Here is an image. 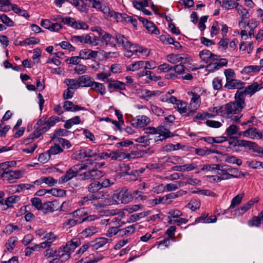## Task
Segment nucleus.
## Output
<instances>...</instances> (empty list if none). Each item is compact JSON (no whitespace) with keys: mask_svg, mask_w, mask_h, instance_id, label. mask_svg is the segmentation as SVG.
I'll return each instance as SVG.
<instances>
[{"mask_svg":"<svg viewBox=\"0 0 263 263\" xmlns=\"http://www.w3.org/2000/svg\"><path fill=\"white\" fill-rule=\"evenodd\" d=\"M245 106V101L240 98V95L238 93H236L235 100L225 104L223 118L230 119L233 122H238L242 116L239 113Z\"/></svg>","mask_w":263,"mask_h":263,"instance_id":"obj_1","label":"nucleus"},{"mask_svg":"<svg viewBox=\"0 0 263 263\" xmlns=\"http://www.w3.org/2000/svg\"><path fill=\"white\" fill-rule=\"evenodd\" d=\"M125 215H119L118 217H113L110 222L109 218L102 220L101 223L111 224L112 227L108 230L106 232V236L109 237L114 235L119 234L120 235V229H118V227H121L127 222H133L138 220L142 217H140V215H131L129 218L126 220L124 217Z\"/></svg>","mask_w":263,"mask_h":263,"instance_id":"obj_2","label":"nucleus"},{"mask_svg":"<svg viewBox=\"0 0 263 263\" xmlns=\"http://www.w3.org/2000/svg\"><path fill=\"white\" fill-rule=\"evenodd\" d=\"M140 193V192L136 190L134 191L133 194H132L126 187H124L121 190L116 191L113 194L112 198L117 204L128 203L133 200L134 197L136 198L141 197L142 200H145L146 197L141 196L139 194Z\"/></svg>","mask_w":263,"mask_h":263,"instance_id":"obj_3","label":"nucleus"},{"mask_svg":"<svg viewBox=\"0 0 263 263\" xmlns=\"http://www.w3.org/2000/svg\"><path fill=\"white\" fill-rule=\"evenodd\" d=\"M91 30L92 31L98 33L101 41L104 43L106 46L116 47V32L114 35H112L105 31L99 27H95Z\"/></svg>","mask_w":263,"mask_h":263,"instance_id":"obj_4","label":"nucleus"},{"mask_svg":"<svg viewBox=\"0 0 263 263\" xmlns=\"http://www.w3.org/2000/svg\"><path fill=\"white\" fill-rule=\"evenodd\" d=\"M86 215H72L71 218L68 219L64 223V227L67 229L70 228L78 224L81 223L84 221H91L96 219L100 218L99 216L96 215H90L84 217Z\"/></svg>","mask_w":263,"mask_h":263,"instance_id":"obj_5","label":"nucleus"},{"mask_svg":"<svg viewBox=\"0 0 263 263\" xmlns=\"http://www.w3.org/2000/svg\"><path fill=\"white\" fill-rule=\"evenodd\" d=\"M80 245L81 241L79 238H73L70 241H68L65 246L60 247L62 250V254L61 255L63 256L64 259H68L70 256L71 252H73Z\"/></svg>","mask_w":263,"mask_h":263,"instance_id":"obj_6","label":"nucleus"},{"mask_svg":"<svg viewBox=\"0 0 263 263\" xmlns=\"http://www.w3.org/2000/svg\"><path fill=\"white\" fill-rule=\"evenodd\" d=\"M261 88L257 82H255L247 86L244 90H238L236 93H238L240 95V98L245 101V97L247 95L251 96L256 91L259 90Z\"/></svg>","mask_w":263,"mask_h":263,"instance_id":"obj_7","label":"nucleus"},{"mask_svg":"<svg viewBox=\"0 0 263 263\" xmlns=\"http://www.w3.org/2000/svg\"><path fill=\"white\" fill-rule=\"evenodd\" d=\"M22 176V172L21 171H4L1 175L2 178L4 180L8 181L10 183L15 182L16 180Z\"/></svg>","mask_w":263,"mask_h":263,"instance_id":"obj_8","label":"nucleus"},{"mask_svg":"<svg viewBox=\"0 0 263 263\" xmlns=\"http://www.w3.org/2000/svg\"><path fill=\"white\" fill-rule=\"evenodd\" d=\"M31 205H27L21 208V211H25L26 214H31V209L32 206H34L37 210H42L43 203L40 198L37 197L32 198L30 200Z\"/></svg>","mask_w":263,"mask_h":263,"instance_id":"obj_9","label":"nucleus"},{"mask_svg":"<svg viewBox=\"0 0 263 263\" xmlns=\"http://www.w3.org/2000/svg\"><path fill=\"white\" fill-rule=\"evenodd\" d=\"M150 122V119L146 116H138L131 121L132 125L136 128H141L146 126Z\"/></svg>","mask_w":263,"mask_h":263,"instance_id":"obj_10","label":"nucleus"},{"mask_svg":"<svg viewBox=\"0 0 263 263\" xmlns=\"http://www.w3.org/2000/svg\"><path fill=\"white\" fill-rule=\"evenodd\" d=\"M41 25L51 31H58L60 30L62 26L60 23L57 21L55 23H52L49 20H42Z\"/></svg>","mask_w":263,"mask_h":263,"instance_id":"obj_11","label":"nucleus"},{"mask_svg":"<svg viewBox=\"0 0 263 263\" xmlns=\"http://www.w3.org/2000/svg\"><path fill=\"white\" fill-rule=\"evenodd\" d=\"M58 238V236L53 232L47 233L42 238V240H43L44 241L41 243V247L43 249L50 247L52 242L55 241Z\"/></svg>","mask_w":263,"mask_h":263,"instance_id":"obj_12","label":"nucleus"},{"mask_svg":"<svg viewBox=\"0 0 263 263\" xmlns=\"http://www.w3.org/2000/svg\"><path fill=\"white\" fill-rule=\"evenodd\" d=\"M139 20L142 23L149 32L155 34H159L160 33L159 29H157L156 26L153 22L148 21L142 17H139Z\"/></svg>","mask_w":263,"mask_h":263,"instance_id":"obj_13","label":"nucleus"},{"mask_svg":"<svg viewBox=\"0 0 263 263\" xmlns=\"http://www.w3.org/2000/svg\"><path fill=\"white\" fill-rule=\"evenodd\" d=\"M108 88L110 92H112L111 89L116 90H123L125 89V84L122 82L115 80H107Z\"/></svg>","mask_w":263,"mask_h":263,"instance_id":"obj_14","label":"nucleus"},{"mask_svg":"<svg viewBox=\"0 0 263 263\" xmlns=\"http://www.w3.org/2000/svg\"><path fill=\"white\" fill-rule=\"evenodd\" d=\"M110 17L116 18L118 22L119 21L120 18L124 19L126 22H131L135 27H136L137 21L135 19H133L132 16H128L125 13L122 14L116 12H111Z\"/></svg>","mask_w":263,"mask_h":263,"instance_id":"obj_15","label":"nucleus"},{"mask_svg":"<svg viewBox=\"0 0 263 263\" xmlns=\"http://www.w3.org/2000/svg\"><path fill=\"white\" fill-rule=\"evenodd\" d=\"M98 54V51H93L90 49H84L80 51L79 55L82 59H96Z\"/></svg>","mask_w":263,"mask_h":263,"instance_id":"obj_16","label":"nucleus"},{"mask_svg":"<svg viewBox=\"0 0 263 263\" xmlns=\"http://www.w3.org/2000/svg\"><path fill=\"white\" fill-rule=\"evenodd\" d=\"M77 176V174L76 173V171L74 170L73 171L71 167L66 171L64 175L62 176L59 178L58 182L59 183H65Z\"/></svg>","mask_w":263,"mask_h":263,"instance_id":"obj_17","label":"nucleus"},{"mask_svg":"<svg viewBox=\"0 0 263 263\" xmlns=\"http://www.w3.org/2000/svg\"><path fill=\"white\" fill-rule=\"evenodd\" d=\"M116 47H123L125 49L130 44V41L128 40L124 35L116 32Z\"/></svg>","mask_w":263,"mask_h":263,"instance_id":"obj_18","label":"nucleus"},{"mask_svg":"<svg viewBox=\"0 0 263 263\" xmlns=\"http://www.w3.org/2000/svg\"><path fill=\"white\" fill-rule=\"evenodd\" d=\"M59 209L57 201L46 202L43 203L42 211L45 212H53Z\"/></svg>","mask_w":263,"mask_h":263,"instance_id":"obj_19","label":"nucleus"},{"mask_svg":"<svg viewBox=\"0 0 263 263\" xmlns=\"http://www.w3.org/2000/svg\"><path fill=\"white\" fill-rule=\"evenodd\" d=\"M87 170H89L90 180H91L98 179L103 177L105 174L103 171L97 170L96 168L91 166V165H89Z\"/></svg>","mask_w":263,"mask_h":263,"instance_id":"obj_20","label":"nucleus"},{"mask_svg":"<svg viewBox=\"0 0 263 263\" xmlns=\"http://www.w3.org/2000/svg\"><path fill=\"white\" fill-rule=\"evenodd\" d=\"M62 250L60 248L58 250H54L52 248H49L46 249L44 252V256L46 257L48 260L51 259L53 257L55 256H60L63 257V256H61Z\"/></svg>","mask_w":263,"mask_h":263,"instance_id":"obj_21","label":"nucleus"},{"mask_svg":"<svg viewBox=\"0 0 263 263\" xmlns=\"http://www.w3.org/2000/svg\"><path fill=\"white\" fill-rule=\"evenodd\" d=\"M244 83L240 80L233 79L227 82L224 87L229 89H239L240 90L243 86Z\"/></svg>","mask_w":263,"mask_h":263,"instance_id":"obj_22","label":"nucleus"},{"mask_svg":"<svg viewBox=\"0 0 263 263\" xmlns=\"http://www.w3.org/2000/svg\"><path fill=\"white\" fill-rule=\"evenodd\" d=\"M260 130L255 127H250L247 129L246 138L251 139H261Z\"/></svg>","mask_w":263,"mask_h":263,"instance_id":"obj_23","label":"nucleus"},{"mask_svg":"<svg viewBox=\"0 0 263 263\" xmlns=\"http://www.w3.org/2000/svg\"><path fill=\"white\" fill-rule=\"evenodd\" d=\"M111 240V239H109L104 237L97 238L94 241H91L92 248L93 250H97L103 247L108 242Z\"/></svg>","mask_w":263,"mask_h":263,"instance_id":"obj_24","label":"nucleus"},{"mask_svg":"<svg viewBox=\"0 0 263 263\" xmlns=\"http://www.w3.org/2000/svg\"><path fill=\"white\" fill-rule=\"evenodd\" d=\"M90 39V35H73L71 37V41L73 43L78 44H88V41Z\"/></svg>","mask_w":263,"mask_h":263,"instance_id":"obj_25","label":"nucleus"},{"mask_svg":"<svg viewBox=\"0 0 263 263\" xmlns=\"http://www.w3.org/2000/svg\"><path fill=\"white\" fill-rule=\"evenodd\" d=\"M63 108L66 111L72 112L84 109V107L77 105H75L73 102L69 101L64 102Z\"/></svg>","mask_w":263,"mask_h":263,"instance_id":"obj_26","label":"nucleus"},{"mask_svg":"<svg viewBox=\"0 0 263 263\" xmlns=\"http://www.w3.org/2000/svg\"><path fill=\"white\" fill-rule=\"evenodd\" d=\"M172 196H173L174 195L170 193L163 197L159 196L154 199L153 202L155 204L160 203L170 204L172 202Z\"/></svg>","mask_w":263,"mask_h":263,"instance_id":"obj_27","label":"nucleus"},{"mask_svg":"<svg viewBox=\"0 0 263 263\" xmlns=\"http://www.w3.org/2000/svg\"><path fill=\"white\" fill-rule=\"evenodd\" d=\"M258 200L256 198L252 199L249 200L247 203L241 205L238 209L239 214H243L250 209L255 203H257Z\"/></svg>","mask_w":263,"mask_h":263,"instance_id":"obj_28","label":"nucleus"},{"mask_svg":"<svg viewBox=\"0 0 263 263\" xmlns=\"http://www.w3.org/2000/svg\"><path fill=\"white\" fill-rule=\"evenodd\" d=\"M127 157V155L120 151H114L110 152V158L113 160H122Z\"/></svg>","mask_w":263,"mask_h":263,"instance_id":"obj_29","label":"nucleus"},{"mask_svg":"<svg viewBox=\"0 0 263 263\" xmlns=\"http://www.w3.org/2000/svg\"><path fill=\"white\" fill-rule=\"evenodd\" d=\"M93 81L90 77L87 75H83L79 78V87H90Z\"/></svg>","mask_w":263,"mask_h":263,"instance_id":"obj_30","label":"nucleus"},{"mask_svg":"<svg viewBox=\"0 0 263 263\" xmlns=\"http://www.w3.org/2000/svg\"><path fill=\"white\" fill-rule=\"evenodd\" d=\"M223 159L225 162L229 163L236 164L238 166H240L242 164V161L241 159L237 158L234 156L226 154L223 156Z\"/></svg>","mask_w":263,"mask_h":263,"instance_id":"obj_31","label":"nucleus"},{"mask_svg":"<svg viewBox=\"0 0 263 263\" xmlns=\"http://www.w3.org/2000/svg\"><path fill=\"white\" fill-rule=\"evenodd\" d=\"M90 87L92 89L100 93L101 95H104L106 93L105 87L102 83L93 81Z\"/></svg>","mask_w":263,"mask_h":263,"instance_id":"obj_32","label":"nucleus"},{"mask_svg":"<svg viewBox=\"0 0 263 263\" xmlns=\"http://www.w3.org/2000/svg\"><path fill=\"white\" fill-rule=\"evenodd\" d=\"M243 196H244V194L241 193L240 194H238L237 196H236L232 199V200L231 201V205L229 209L228 212H231V213L232 212L231 210L232 209H234L236 206L239 205L241 203Z\"/></svg>","mask_w":263,"mask_h":263,"instance_id":"obj_33","label":"nucleus"},{"mask_svg":"<svg viewBox=\"0 0 263 263\" xmlns=\"http://www.w3.org/2000/svg\"><path fill=\"white\" fill-rule=\"evenodd\" d=\"M192 97L191 100L190 106L194 109H197L200 104V97L199 95L192 92Z\"/></svg>","mask_w":263,"mask_h":263,"instance_id":"obj_34","label":"nucleus"},{"mask_svg":"<svg viewBox=\"0 0 263 263\" xmlns=\"http://www.w3.org/2000/svg\"><path fill=\"white\" fill-rule=\"evenodd\" d=\"M209 215H203L202 216L198 217L196 219V221H200L204 223H211L214 222L216 221L217 218L216 215H211L210 217H208Z\"/></svg>","mask_w":263,"mask_h":263,"instance_id":"obj_35","label":"nucleus"},{"mask_svg":"<svg viewBox=\"0 0 263 263\" xmlns=\"http://www.w3.org/2000/svg\"><path fill=\"white\" fill-rule=\"evenodd\" d=\"M20 200V198L17 196H11L6 199L5 201L3 202V204L5 206V208L7 209L8 208L11 207L13 205V203H15L18 201Z\"/></svg>","mask_w":263,"mask_h":263,"instance_id":"obj_36","label":"nucleus"},{"mask_svg":"<svg viewBox=\"0 0 263 263\" xmlns=\"http://www.w3.org/2000/svg\"><path fill=\"white\" fill-rule=\"evenodd\" d=\"M54 21L58 22L59 23L60 22L63 23L64 24H66L71 26L73 25V23H74L75 20L70 17H63L60 15H57L56 18L54 19Z\"/></svg>","mask_w":263,"mask_h":263,"instance_id":"obj_37","label":"nucleus"},{"mask_svg":"<svg viewBox=\"0 0 263 263\" xmlns=\"http://www.w3.org/2000/svg\"><path fill=\"white\" fill-rule=\"evenodd\" d=\"M80 118L79 116H76L71 119L67 120L64 124L66 129H70L73 125L78 124L80 123Z\"/></svg>","mask_w":263,"mask_h":263,"instance_id":"obj_38","label":"nucleus"},{"mask_svg":"<svg viewBox=\"0 0 263 263\" xmlns=\"http://www.w3.org/2000/svg\"><path fill=\"white\" fill-rule=\"evenodd\" d=\"M212 52L208 50H203L199 52V57L200 59L205 63H209L210 62V57Z\"/></svg>","mask_w":263,"mask_h":263,"instance_id":"obj_39","label":"nucleus"},{"mask_svg":"<svg viewBox=\"0 0 263 263\" xmlns=\"http://www.w3.org/2000/svg\"><path fill=\"white\" fill-rule=\"evenodd\" d=\"M157 188L160 190L170 192L177 190V186L176 182H175L174 183H168L165 185L160 184L157 186Z\"/></svg>","mask_w":263,"mask_h":263,"instance_id":"obj_40","label":"nucleus"},{"mask_svg":"<svg viewBox=\"0 0 263 263\" xmlns=\"http://www.w3.org/2000/svg\"><path fill=\"white\" fill-rule=\"evenodd\" d=\"M144 65V62L140 61L135 62L132 64H130L127 66V70L128 71H136L139 70L140 68L143 67Z\"/></svg>","mask_w":263,"mask_h":263,"instance_id":"obj_41","label":"nucleus"},{"mask_svg":"<svg viewBox=\"0 0 263 263\" xmlns=\"http://www.w3.org/2000/svg\"><path fill=\"white\" fill-rule=\"evenodd\" d=\"M185 59L181 56L180 54H170L167 55V60L172 63H177L180 61H182Z\"/></svg>","mask_w":263,"mask_h":263,"instance_id":"obj_42","label":"nucleus"},{"mask_svg":"<svg viewBox=\"0 0 263 263\" xmlns=\"http://www.w3.org/2000/svg\"><path fill=\"white\" fill-rule=\"evenodd\" d=\"M63 151V148L59 144H55L54 145L50 147L48 151V156L57 155L62 153Z\"/></svg>","mask_w":263,"mask_h":263,"instance_id":"obj_43","label":"nucleus"},{"mask_svg":"<svg viewBox=\"0 0 263 263\" xmlns=\"http://www.w3.org/2000/svg\"><path fill=\"white\" fill-rule=\"evenodd\" d=\"M158 134L160 136H163L164 139L171 137V133L170 131L165 128L163 126H160L158 127Z\"/></svg>","mask_w":263,"mask_h":263,"instance_id":"obj_44","label":"nucleus"},{"mask_svg":"<svg viewBox=\"0 0 263 263\" xmlns=\"http://www.w3.org/2000/svg\"><path fill=\"white\" fill-rule=\"evenodd\" d=\"M158 92V91H151L147 89H143L141 91L142 97L146 100H148L153 96L157 95Z\"/></svg>","mask_w":263,"mask_h":263,"instance_id":"obj_45","label":"nucleus"},{"mask_svg":"<svg viewBox=\"0 0 263 263\" xmlns=\"http://www.w3.org/2000/svg\"><path fill=\"white\" fill-rule=\"evenodd\" d=\"M239 4L232 0H226L222 2V6L227 9H231L233 8H237Z\"/></svg>","mask_w":263,"mask_h":263,"instance_id":"obj_46","label":"nucleus"},{"mask_svg":"<svg viewBox=\"0 0 263 263\" xmlns=\"http://www.w3.org/2000/svg\"><path fill=\"white\" fill-rule=\"evenodd\" d=\"M260 69V66L250 65L245 67L242 70V72L245 73H249L252 72H259Z\"/></svg>","mask_w":263,"mask_h":263,"instance_id":"obj_47","label":"nucleus"},{"mask_svg":"<svg viewBox=\"0 0 263 263\" xmlns=\"http://www.w3.org/2000/svg\"><path fill=\"white\" fill-rule=\"evenodd\" d=\"M89 162L86 164H78L73 165L71 167L73 170L76 171V173L77 174V176H78L80 173H79L81 171L84 170H87L89 167Z\"/></svg>","mask_w":263,"mask_h":263,"instance_id":"obj_48","label":"nucleus"},{"mask_svg":"<svg viewBox=\"0 0 263 263\" xmlns=\"http://www.w3.org/2000/svg\"><path fill=\"white\" fill-rule=\"evenodd\" d=\"M237 10L242 20H247L249 18L250 15L247 9L242 6L237 7Z\"/></svg>","mask_w":263,"mask_h":263,"instance_id":"obj_49","label":"nucleus"},{"mask_svg":"<svg viewBox=\"0 0 263 263\" xmlns=\"http://www.w3.org/2000/svg\"><path fill=\"white\" fill-rule=\"evenodd\" d=\"M68 86V88L76 89L79 86V80H76L73 79H67L64 81Z\"/></svg>","mask_w":263,"mask_h":263,"instance_id":"obj_50","label":"nucleus"},{"mask_svg":"<svg viewBox=\"0 0 263 263\" xmlns=\"http://www.w3.org/2000/svg\"><path fill=\"white\" fill-rule=\"evenodd\" d=\"M95 199H97V198L94 195H89L82 198L79 203L81 205H88L90 202L92 203V200Z\"/></svg>","mask_w":263,"mask_h":263,"instance_id":"obj_51","label":"nucleus"},{"mask_svg":"<svg viewBox=\"0 0 263 263\" xmlns=\"http://www.w3.org/2000/svg\"><path fill=\"white\" fill-rule=\"evenodd\" d=\"M99 181H94L89 184L88 190L90 193H96L101 190Z\"/></svg>","mask_w":263,"mask_h":263,"instance_id":"obj_52","label":"nucleus"},{"mask_svg":"<svg viewBox=\"0 0 263 263\" xmlns=\"http://www.w3.org/2000/svg\"><path fill=\"white\" fill-rule=\"evenodd\" d=\"M54 141L58 143V144H61L63 148H69L71 147V144L70 142L65 139L62 138H54Z\"/></svg>","mask_w":263,"mask_h":263,"instance_id":"obj_53","label":"nucleus"},{"mask_svg":"<svg viewBox=\"0 0 263 263\" xmlns=\"http://www.w3.org/2000/svg\"><path fill=\"white\" fill-rule=\"evenodd\" d=\"M217 171V174L219 175L221 180H228L232 178L230 173L229 172L228 170H221L220 167L219 170H218Z\"/></svg>","mask_w":263,"mask_h":263,"instance_id":"obj_54","label":"nucleus"},{"mask_svg":"<svg viewBox=\"0 0 263 263\" xmlns=\"http://www.w3.org/2000/svg\"><path fill=\"white\" fill-rule=\"evenodd\" d=\"M151 110L154 114L157 116H166V113L165 111L161 107H159L157 106L152 105L151 106Z\"/></svg>","mask_w":263,"mask_h":263,"instance_id":"obj_55","label":"nucleus"},{"mask_svg":"<svg viewBox=\"0 0 263 263\" xmlns=\"http://www.w3.org/2000/svg\"><path fill=\"white\" fill-rule=\"evenodd\" d=\"M135 226L136 225L133 224L124 229H120V235L123 236L134 233L135 231Z\"/></svg>","mask_w":263,"mask_h":263,"instance_id":"obj_56","label":"nucleus"},{"mask_svg":"<svg viewBox=\"0 0 263 263\" xmlns=\"http://www.w3.org/2000/svg\"><path fill=\"white\" fill-rule=\"evenodd\" d=\"M133 5L137 9L141 10L144 7H147L148 2L147 0H138L134 1Z\"/></svg>","mask_w":263,"mask_h":263,"instance_id":"obj_57","label":"nucleus"},{"mask_svg":"<svg viewBox=\"0 0 263 263\" xmlns=\"http://www.w3.org/2000/svg\"><path fill=\"white\" fill-rule=\"evenodd\" d=\"M73 28L76 29H87L88 28V25L84 22L81 21H74V23H73V25L72 26Z\"/></svg>","mask_w":263,"mask_h":263,"instance_id":"obj_58","label":"nucleus"},{"mask_svg":"<svg viewBox=\"0 0 263 263\" xmlns=\"http://www.w3.org/2000/svg\"><path fill=\"white\" fill-rule=\"evenodd\" d=\"M195 153L196 155L199 156H204L206 155H209L212 153H214L215 152L209 149L205 150L202 148H196L195 150Z\"/></svg>","mask_w":263,"mask_h":263,"instance_id":"obj_59","label":"nucleus"},{"mask_svg":"<svg viewBox=\"0 0 263 263\" xmlns=\"http://www.w3.org/2000/svg\"><path fill=\"white\" fill-rule=\"evenodd\" d=\"M213 88L214 90H218L222 86V79L219 77L215 78L212 81Z\"/></svg>","mask_w":263,"mask_h":263,"instance_id":"obj_60","label":"nucleus"},{"mask_svg":"<svg viewBox=\"0 0 263 263\" xmlns=\"http://www.w3.org/2000/svg\"><path fill=\"white\" fill-rule=\"evenodd\" d=\"M41 180L43 182L45 183L50 186H54L58 182L57 180L50 176L41 178Z\"/></svg>","mask_w":263,"mask_h":263,"instance_id":"obj_61","label":"nucleus"},{"mask_svg":"<svg viewBox=\"0 0 263 263\" xmlns=\"http://www.w3.org/2000/svg\"><path fill=\"white\" fill-rule=\"evenodd\" d=\"M48 193L54 196L58 197H62L66 194L65 191L64 190L55 188H52L49 190Z\"/></svg>","mask_w":263,"mask_h":263,"instance_id":"obj_62","label":"nucleus"},{"mask_svg":"<svg viewBox=\"0 0 263 263\" xmlns=\"http://www.w3.org/2000/svg\"><path fill=\"white\" fill-rule=\"evenodd\" d=\"M261 219L259 216H254L248 221L250 227H259L261 224Z\"/></svg>","mask_w":263,"mask_h":263,"instance_id":"obj_63","label":"nucleus"},{"mask_svg":"<svg viewBox=\"0 0 263 263\" xmlns=\"http://www.w3.org/2000/svg\"><path fill=\"white\" fill-rule=\"evenodd\" d=\"M238 127L237 125L232 124L230 125L226 129V134L228 136H232L238 133Z\"/></svg>","mask_w":263,"mask_h":263,"instance_id":"obj_64","label":"nucleus"}]
</instances>
